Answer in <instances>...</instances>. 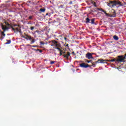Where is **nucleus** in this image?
Segmentation results:
<instances>
[{
	"instance_id": "nucleus-9",
	"label": "nucleus",
	"mask_w": 126,
	"mask_h": 126,
	"mask_svg": "<svg viewBox=\"0 0 126 126\" xmlns=\"http://www.w3.org/2000/svg\"><path fill=\"white\" fill-rule=\"evenodd\" d=\"M59 42L56 40H53L52 41V44H51L52 47H58Z\"/></svg>"
},
{
	"instance_id": "nucleus-34",
	"label": "nucleus",
	"mask_w": 126,
	"mask_h": 126,
	"mask_svg": "<svg viewBox=\"0 0 126 126\" xmlns=\"http://www.w3.org/2000/svg\"><path fill=\"white\" fill-rule=\"evenodd\" d=\"M39 53H43V50L39 49Z\"/></svg>"
},
{
	"instance_id": "nucleus-10",
	"label": "nucleus",
	"mask_w": 126,
	"mask_h": 126,
	"mask_svg": "<svg viewBox=\"0 0 126 126\" xmlns=\"http://www.w3.org/2000/svg\"><path fill=\"white\" fill-rule=\"evenodd\" d=\"M62 48H62V45H61V43L58 42V45H57V47H56V49L58 50V51H60Z\"/></svg>"
},
{
	"instance_id": "nucleus-25",
	"label": "nucleus",
	"mask_w": 126,
	"mask_h": 126,
	"mask_svg": "<svg viewBox=\"0 0 126 126\" xmlns=\"http://www.w3.org/2000/svg\"><path fill=\"white\" fill-rule=\"evenodd\" d=\"M15 26H17L18 27H20L19 25L15 24L13 25V27H15Z\"/></svg>"
},
{
	"instance_id": "nucleus-44",
	"label": "nucleus",
	"mask_w": 126,
	"mask_h": 126,
	"mask_svg": "<svg viewBox=\"0 0 126 126\" xmlns=\"http://www.w3.org/2000/svg\"><path fill=\"white\" fill-rule=\"evenodd\" d=\"M94 6H95V7H96V5H94Z\"/></svg>"
},
{
	"instance_id": "nucleus-15",
	"label": "nucleus",
	"mask_w": 126,
	"mask_h": 126,
	"mask_svg": "<svg viewBox=\"0 0 126 126\" xmlns=\"http://www.w3.org/2000/svg\"><path fill=\"white\" fill-rule=\"evenodd\" d=\"M107 62H110L111 63H113V62H117V59H114L110 60H107Z\"/></svg>"
},
{
	"instance_id": "nucleus-41",
	"label": "nucleus",
	"mask_w": 126,
	"mask_h": 126,
	"mask_svg": "<svg viewBox=\"0 0 126 126\" xmlns=\"http://www.w3.org/2000/svg\"><path fill=\"white\" fill-rule=\"evenodd\" d=\"M0 39H1V36L0 37Z\"/></svg>"
},
{
	"instance_id": "nucleus-39",
	"label": "nucleus",
	"mask_w": 126,
	"mask_h": 126,
	"mask_svg": "<svg viewBox=\"0 0 126 126\" xmlns=\"http://www.w3.org/2000/svg\"><path fill=\"white\" fill-rule=\"evenodd\" d=\"M66 47H69V46H68V44H67L66 45Z\"/></svg>"
},
{
	"instance_id": "nucleus-17",
	"label": "nucleus",
	"mask_w": 126,
	"mask_h": 126,
	"mask_svg": "<svg viewBox=\"0 0 126 126\" xmlns=\"http://www.w3.org/2000/svg\"><path fill=\"white\" fill-rule=\"evenodd\" d=\"M7 42L5 43V45H8V44H10L11 43V40H6Z\"/></svg>"
},
{
	"instance_id": "nucleus-8",
	"label": "nucleus",
	"mask_w": 126,
	"mask_h": 126,
	"mask_svg": "<svg viewBox=\"0 0 126 126\" xmlns=\"http://www.w3.org/2000/svg\"><path fill=\"white\" fill-rule=\"evenodd\" d=\"M86 58L88 59V60H90L91 59H94L93 56H92V54L90 53H88L86 55Z\"/></svg>"
},
{
	"instance_id": "nucleus-33",
	"label": "nucleus",
	"mask_w": 126,
	"mask_h": 126,
	"mask_svg": "<svg viewBox=\"0 0 126 126\" xmlns=\"http://www.w3.org/2000/svg\"><path fill=\"white\" fill-rule=\"evenodd\" d=\"M60 56H63V53H62V51H61V52H60Z\"/></svg>"
},
{
	"instance_id": "nucleus-11",
	"label": "nucleus",
	"mask_w": 126,
	"mask_h": 126,
	"mask_svg": "<svg viewBox=\"0 0 126 126\" xmlns=\"http://www.w3.org/2000/svg\"><path fill=\"white\" fill-rule=\"evenodd\" d=\"M97 10H100V11H102V12H104L105 14L108 15V14H107V11L106 10H103L102 8H97Z\"/></svg>"
},
{
	"instance_id": "nucleus-38",
	"label": "nucleus",
	"mask_w": 126,
	"mask_h": 126,
	"mask_svg": "<svg viewBox=\"0 0 126 126\" xmlns=\"http://www.w3.org/2000/svg\"><path fill=\"white\" fill-rule=\"evenodd\" d=\"M63 5H60V7L61 8H63Z\"/></svg>"
},
{
	"instance_id": "nucleus-45",
	"label": "nucleus",
	"mask_w": 126,
	"mask_h": 126,
	"mask_svg": "<svg viewBox=\"0 0 126 126\" xmlns=\"http://www.w3.org/2000/svg\"><path fill=\"white\" fill-rule=\"evenodd\" d=\"M77 70H78V69H77Z\"/></svg>"
},
{
	"instance_id": "nucleus-4",
	"label": "nucleus",
	"mask_w": 126,
	"mask_h": 126,
	"mask_svg": "<svg viewBox=\"0 0 126 126\" xmlns=\"http://www.w3.org/2000/svg\"><path fill=\"white\" fill-rule=\"evenodd\" d=\"M118 58V59H117V62L118 63H124L125 60H126V57L124 56H119Z\"/></svg>"
},
{
	"instance_id": "nucleus-5",
	"label": "nucleus",
	"mask_w": 126,
	"mask_h": 126,
	"mask_svg": "<svg viewBox=\"0 0 126 126\" xmlns=\"http://www.w3.org/2000/svg\"><path fill=\"white\" fill-rule=\"evenodd\" d=\"M86 23H91L92 25L96 24L95 23V18H93L91 20L89 18H86Z\"/></svg>"
},
{
	"instance_id": "nucleus-2",
	"label": "nucleus",
	"mask_w": 126,
	"mask_h": 126,
	"mask_svg": "<svg viewBox=\"0 0 126 126\" xmlns=\"http://www.w3.org/2000/svg\"><path fill=\"white\" fill-rule=\"evenodd\" d=\"M108 6L110 7H113L116 5H119V6H124V4L122 3V2L120 0H110L109 2L108 3Z\"/></svg>"
},
{
	"instance_id": "nucleus-7",
	"label": "nucleus",
	"mask_w": 126,
	"mask_h": 126,
	"mask_svg": "<svg viewBox=\"0 0 126 126\" xmlns=\"http://www.w3.org/2000/svg\"><path fill=\"white\" fill-rule=\"evenodd\" d=\"M81 67H84L85 68H87V67H91V65H89L88 64H86L85 63H82L80 64Z\"/></svg>"
},
{
	"instance_id": "nucleus-21",
	"label": "nucleus",
	"mask_w": 126,
	"mask_h": 126,
	"mask_svg": "<svg viewBox=\"0 0 126 126\" xmlns=\"http://www.w3.org/2000/svg\"><path fill=\"white\" fill-rule=\"evenodd\" d=\"M116 11H114L112 15V16H115V17H116Z\"/></svg>"
},
{
	"instance_id": "nucleus-18",
	"label": "nucleus",
	"mask_w": 126,
	"mask_h": 126,
	"mask_svg": "<svg viewBox=\"0 0 126 126\" xmlns=\"http://www.w3.org/2000/svg\"><path fill=\"white\" fill-rule=\"evenodd\" d=\"M40 11H41V12H45V11H46V9L45 8H41L40 9Z\"/></svg>"
},
{
	"instance_id": "nucleus-30",
	"label": "nucleus",
	"mask_w": 126,
	"mask_h": 126,
	"mask_svg": "<svg viewBox=\"0 0 126 126\" xmlns=\"http://www.w3.org/2000/svg\"><path fill=\"white\" fill-rule=\"evenodd\" d=\"M59 52H60V53H61H61H62V54H63V48H62V49H61Z\"/></svg>"
},
{
	"instance_id": "nucleus-20",
	"label": "nucleus",
	"mask_w": 126,
	"mask_h": 126,
	"mask_svg": "<svg viewBox=\"0 0 126 126\" xmlns=\"http://www.w3.org/2000/svg\"><path fill=\"white\" fill-rule=\"evenodd\" d=\"M32 40L31 41V44H33V43H35V39L33 38L32 37Z\"/></svg>"
},
{
	"instance_id": "nucleus-36",
	"label": "nucleus",
	"mask_w": 126,
	"mask_h": 126,
	"mask_svg": "<svg viewBox=\"0 0 126 126\" xmlns=\"http://www.w3.org/2000/svg\"><path fill=\"white\" fill-rule=\"evenodd\" d=\"M69 4H72V1H70Z\"/></svg>"
},
{
	"instance_id": "nucleus-26",
	"label": "nucleus",
	"mask_w": 126,
	"mask_h": 126,
	"mask_svg": "<svg viewBox=\"0 0 126 126\" xmlns=\"http://www.w3.org/2000/svg\"><path fill=\"white\" fill-rule=\"evenodd\" d=\"M22 38H24V39H27V37L25 35H22Z\"/></svg>"
},
{
	"instance_id": "nucleus-3",
	"label": "nucleus",
	"mask_w": 126,
	"mask_h": 126,
	"mask_svg": "<svg viewBox=\"0 0 126 126\" xmlns=\"http://www.w3.org/2000/svg\"><path fill=\"white\" fill-rule=\"evenodd\" d=\"M108 60H103V59H98L97 61L95 62L92 63V65H91V66H93L94 67H95L96 66L95 64H97V63H106V62H107Z\"/></svg>"
},
{
	"instance_id": "nucleus-35",
	"label": "nucleus",
	"mask_w": 126,
	"mask_h": 126,
	"mask_svg": "<svg viewBox=\"0 0 126 126\" xmlns=\"http://www.w3.org/2000/svg\"><path fill=\"white\" fill-rule=\"evenodd\" d=\"M91 62H92V61H91V60L87 61V63H91Z\"/></svg>"
},
{
	"instance_id": "nucleus-31",
	"label": "nucleus",
	"mask_w": 126,
	"mask_h": 126,
	"mask_svg": "<svg viewBox=\"0 0 126 126\" xmlns=\"http://www.w3.org/2000/svg\"><path fill=\"white\" fill-rule=\"evenodd\" d=\"M19 33H20V35H21L22 34V32H21V30H19Z\"/></svg>"
},
{
	"instance_id": "nucleus-24",
	"label": "nucleus",
	"mask_w": 126,
	"mask_h": 126,
	"mask_svg": "<svg viewBox=\"0 0 126 126\" xmlns=\"http://www.w3.org/2000/svg\"><path fill=\"white\" fill-rule=\"evenodd\" d=\"M33 19V16H30L29 17V19L30 20H31V19Z\"/></svg>"
},
{
	"instance_id": "nucleus-23",
	"label": "nucleus",
	"mask_w": 126,
	"mask_h": 126,
	"mask_svg": "<svg viewBox=\"0 0 126 126\" xmlns=\"http://www.w3.org/2000/svg\"><path fill=\"white\" fill-rule=\"evenodd\" d=\"M30 29H31V30L33 31L35 29V27H31Z\"/></svg>"
},
{
	"instance_id": "nucleus-14",
	"label": "nucleus",
	"mask_w": 126,
	"mask_h": 126,
	"mask_svg": "<svg viewBox=\"0 0 126 126\" xmlns=\"http://www.w3.org/2000/svg\"><path fill=\"white\" fill-rule=\"evenodd\" d=\"M113 39H114V40H115L116 41H118V40H119V36L117 35H114L113 36Z\"/></svg>"
},
{
	"instance_id": "nucleus-42",
	"label": "nucleus",
	"mask_w": 126,
	"mask_h": 126,
	"mask_svg": "<svg viewBox=\"0 0 126 126\" xmlns=\"http://www.w3.org/2000/svg\"><path fill=\"white\" fill-rule=\"evenodd\" d=\"M48 13H46V15H48Z\"/></svg>"
},
{
	"instance_id": "nucleus-22",
	"label": "nucleus",
	"mask_w": 126,
	"mask_h": 126,
	"mask_svg": "<svg viewBox=\"0 0 126 126\" xmlns=\"http://www.w3.org/2000/svg\"><path fill=\"white\" fill-rule=\"evenodd\" d=\"M35 32H36L38 34H41V33H42V32H43V31H36Z\"/></svg>"
},
{
	"instance_id": "nucleus-37",
	"label": "nucleus",
	"mask_w": 126,
	"mask_h": 126,
	"mask_svg": "<svg viewBox=\"0 0 126 126\" xmlns=\"http://www.w3.org/2000/svg\"><path fill=\"white\" fill-rule=\"evenodd\" d=\"M72 55H73L74 56L75 55V53H74V52H72Z\"/></svg>"
},
{
	"instance_id": "nucleus-13",
	"label": "nucleus",
	"mask_w": 126,
	"mask_h": 126,
	"mask_svg": "<svg viewBox=\"0 0 126 126\" xmlns=\"http://www.w3.org/2000/svg\"><path fill=\"white\" fill-rule=\"evenodd\" d=\"M14 27H13L12 26H11L10 24V27H9V29H10V28H11L12 30L13 31H14V33H16V31L15 30V29L13 28Z\"/></svg>"
},
{
	"instance_id": "nucleus-28",
	"label": "nucleus",
	"mask_w": 126,
	"mask_h": 126,
	"mask_svg": "<svg viewBox=\"0 0 126 126\" xmlns=\"http://www.w3.org/2000/svg\"><path fill=\"white\" fill-rule=\"evenodd\" d=\"M36 47H38V46H37V45H32L31 46L32 48H36Z\"/></svg>"
},
{
	"instance_id": "nucleus-32",
	"label": "nucleus",
	"mask_w": 126,
	"mask_h": 126,
	"mask_svg": "<svg viewBox=\"0 0 126 126\" xmlns=\"http://www.w3.org/2000/svg\"><path fill=\"white\" fill-rule=\"evenodd\" d=\"M34 51H40V49H33Z\"/></svg>"
},
{
	"instance_id": "nucleus-40",
	"label": "nucleus",
	"mask_w": 126,
	"mask_h": 126,
	"mask_svg": "<svg viewBox=\"0 0 126 126\" xmlns=\"http://www.w3.org/2000/svg\"><path fill=\"white\" fill-rule=\"evenodd\" d=\"M64 40H66V37H64Z\"/></svg>"
},
{
	"instance_id": "nucleus-19",
	"label": "nucleus",
	"mask_w": 126,
	"mask_h": 126,
	"mask_svg": "<svg viewBox=\"0 0 126 126\" xmlns=\"http://www.w3.org/2000/svg\"><path fill=\"white\" fill-rule=\"evenodd\" d=\"M15 29L16 32H19V31L20 30H21V29H20V28H16Z\"/></svg>"
},
{
	"instance_id": "nucleus-43",
	"label": "nucleus",
	"mask_w": 126,
	"mask_h": 126,
	"mask_svg": "<svg viewBox=\"0 0 126 126\" xmlns=\"http://www.w3.org/2000/svg\"><path fill=\"white\" fill-rule=\"evenodd\" d=\"M125 57H126V54H125Z\"/></svg>"
},
{
	"instance_id": "nucleus-27",
	"label": "nucleus",
	"mask_w": 126,
	"mask_h": 126,
	"mask_svg": "<svg viewBox=\"0 0 126 126\" xmlns=\"http://www.w3.org/2000/svg\"><path fill=\"white\" fill-rule=\"evenodd\" d=\"M56 63V62H55V61H51V62H50V63H51V64H54V63Z\"/></svg>"
},
{
	"instance_id": "nucleus-16",
	"label": "nucleus",
	"mask_w": 126,
	"mask_h": 126,
	"mask_svg": "<svg viewBox=\"0 0 126 126\" xmlns=\"http://www.w3.org/2000/svg\"><path fill=\"white\" fill-rule=\"evenodd\" d=\"M107 14H105V15L106 16H108V17H115V16H113V15H110L108 13H107Z\"/></svg>"
},
{
	"instance_id": "nucleus-6",
	"label": "nucleus",
	"mask_w": 126,
	"mask_h": 126,
	"mask_svg": "<svg viewBox=\"0 0 126 126\" xmlns=\"http://www.w3.org/2000/svg\"><path fill=\"white\" fill-rule=\"evenodd\" d=\"M63 57L64 58H65V59H66L67 60L68 59V57H69V56H70V53L69 52H67V53L65 52V51H63Z\"/></svg>"
},
{
	"instance_id": "nucleus-29",
	"label": "nucleus",
	"mask_w": 126,
	"mask_h": 126,
	"mask_svg": "<svg viewBox=\"0 0 126 126\" xmlns=\"http://www.w3.org/2000/svg\"><path fill=\"white\" fill-rule=\"evenodd\" d=\"M40 45H45V43H44L43 41H40Z\"/></svg>"
},
{
	"instance_id": "nucleus-1",
	"label": "nucleus",
	"mask_w": 126,
	"mask_h": 126,
	"mask_svg": "<svg viewBox=\"0 0 126 126\" xmlns=\"http://www.w3.org/2000/svg\"><path fill=\"white\" fill-rule=\"evenodd\" d=\"M9 20H7L6 21H5L3 23V24H1V27L2 28V30H3V32H1V39L0 40L2 41L4 37H5V34L4 32L6 31H8V30L9 29V27H10V24H9Z\"/></svg>"
},
{
	"instance_id": "nucleus-12",
	"label": "nucleus",
	"mask_w": 126,
	"mask_h": 126,
	"mask_svg": "<svg viewBox=\"0 0 126 126\" xmlns=\"http://www.w3.org/2000/svg\"><path fill=\"white\" fill-rule=\"evenodd\" d=\"M25 36H26V38H27V40H32V39H33V37H32L30 35H28L27 34H26V33H25Z\"/></svg>"
}]
</instances>
